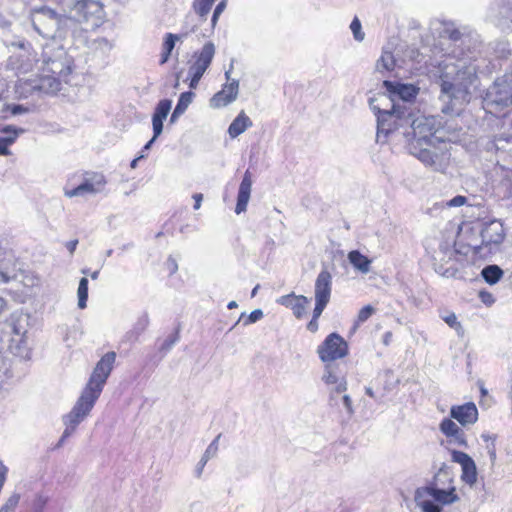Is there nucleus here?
<instances>
[{"label":"nucleus","instance_id":"nucleus-1","mask_svg":"<svg viewBox=\"0 0 512 512\" xmlns=\"http://www.w3.org/2000/svg\"><path fill=\"white\" fill-rule=\"evenodd\" d=\"M441 99L451 105V109L460 108L469 103L471 88L477 82V66L465 59L443 62L440 73Z\"/></svg>","mask_w":512,"mask_h":512},{"label":"nucleus","instance_id":"nucleus-2","mask_svg":"<svg viewBox=\"0 0 512 512\" xmlns=\"http://www.w3.org/2000/svg\"><path fill=\"white\" fill-rule=\"evenodd\" d=\"M430 498L441 505L459 501L456 488L452 485V479L447 472L440 470L429 485L417 488L414 494V500L423 512H442L441 507Z\"/></svg>","mask_w":512,"mask_h":512},{"label":"nucleus","instance_id":"nucleus-3","mask_svg":"<svg viewBox=\"0 0 512 512\" xmlns=\"http://www.w3.org/2000/svg\"><path fill=\"white\" fill-rule=\"evenodd\" d=\"M32 25L44 38L65 39L71 32H81L72 17L61 16L53 9L42 6L32 12Z\"/></svg>","mask_w":512,"mask_h":512},{"label":"nucleus","instance_id":"nucleus-4","mask_svg":"<svg viewBox=\"0 0 512 512\" xmlns=\"http://www.w3.org/2000/svg\"><path fill=\"white\" fill-rule=\"evenodd\" d=\"M408 152L434 171H444L450 160L447 141L407 144Z\"/></svg>","mask_w":512,"mask_h":512},{"label":"nucleus","instance_id":"nucleus-5","mask_svg":"<svg viewBox=\"0 0 512 512\" xmlns=\"http://www.w3.org/2000/svg\"><path fill=\"white\" fill-rule=\"evenodd\" d=\"M409 124L412 132L403 133L407 138V144L445 141L442 120L436 116H420Z\"/></svg>","mask_w":512,"mask_h":512},{"label":"nucleus","instance_id":"nucleus-6","mask_svg":"<svg viewBox=\"0 0 512 512\" xmlns=\"http://www.w3.org/2000/svg\"><path fill=\"white\" fill-rule=\"evenodd\" d=\"M484 108L491 114H499L512 105V76L504 75L495 80L483 100Z\"/></svg>","mask_w":512,"mask_h":512},{"label":"nucleus","instance_id":"nucleus-7","mask_svg":"<svg viewBox=\"0 0 512 512\" xmlns=\"http://www.w3.org/2000/svg\"><path fill=\"white\" fill-rule=\"evenodd\" d=\"M371 108L377 115V142L385 143L390 135L397 134L400 127L410 123L409 119L403 117L404 112L395 105L391 110L380 109L371 102Z\"/></svg>","mask_w":512,"mask_h":512},{"label":"nucleus","instance_id":"nucleus-8","mask_svg":"<svg viewBox=\"0 0 512 512\" xmlns=\"http://www.w3.org/2000/svg\"><path fill=\"white\" fill-rule=\"evenodd\" d=\"M96 401L97 398L82 391L71 411L63 416L65 430L60 438L59 445L75 432L77 426L90 414Z\"/></svg>","mask_w":512,"mask_h":512},{"label":"nucleus","instance_id":"nucleus-9","mask_svg":"<svg viewBox=\"0 0 512 512\" xmlns=\"http://www.w3.org/2000/svg\"><path fill=\"white\" fill-rule=\"evenodd\" d=\"M216 53V47L213 42H206L200 50L195 51L189 60L188 76L190 78L189 87L197 88L201 78L210 67Z\"/></svg>","mask_w":512,"mask_h":512},{"label":"nucleus","instance_id":"nucleus-10","mask_svg":"<svg viewBox=\"0 0 512 512\" xmlns=\"http://www.w3.org/2000/svg\"><path fill=\"white\" fill-rule=\"evenodd\" d=\"M115 359V352H108L102 356V358L96 364L86 387L83 389L84 392L97 399L99 398L104 384L106 383V380L108 379L113 369Z\"/></svg>","mask_w":512,"mask_h":512},{"label":"nucleus","instance_id":"nucleus-11","mask_svg":"<svg viewBox=\"0 0 512 512\" xmlns=\"http://www.w3.org/2000/svg\"><path fill=\"white\" fill-rule=\"evenodd\" d=\"M61 83L62 81L55 75L42 70V73L36 77L20 79L18 88L21 90V93L31 94L38 91L46 94H54L60 90Z\"/></svg>","mask_w":512,"mask_h":512},{"label":"nucleus","instance_id":"nucleus-12","mask_svg":"<svg viewBox=\"0 0 512 512\" xmlns=\"http://www.w3.org/2000/svg\"><path fill=\"white\" fill-rule=\"evenodd\" d=\"M67 6L76 24L91 20L93 25H98L103 16L102 4L96 0H72Z\"/></svg>","mask_w":512,"mask_h":512},{"label":"nucleus","instance_id":"nucleus-13","mask_svg":"<svg viewBox=\"0 0 512 512\" xmlns=\"http://www.w3.org/2000/svg\"><path fill=\"white\" fill-rule=\"evenodd\" d=\"M73 59L68 53L59 47L55 50L53 56L43 60V71L55 75L60 81L67 83L68 76L72 72Z\"/></svg>","mask_w":512,"mask_h":512},{"label":"nucleus","instance_id":"nucleus-14","mask_svg":"<svg viewBox=\"0 0 512 512\" xmlns=\"http://www.w3.org/2000/svg\"><path fill=\"white\" fill-rule=\"evenodd\" d=\"M317 354L322 362L333 363L348 354V344L338 333H331L318 346Z\"/></svg>","mask_w":512,"mask_h":512},{"label":"nucleus","instance_id":"nucleus-15","mask_svg":"<svg viewBox=\"0 0 512 512\" xmlns=\"http://www.w3.org/2000/svg\"><path fill=\"white\" fill-rule=\"evenodd\" d=\"M332 293V275L327 269L318 274L314 285L315 316H321L330 301Z\"/></svg>","mask_w":512,"mask_h":512},{"label":"nucleus","instance_id":"nucleus-16","mask_svg":"<svg viewBox=\"0 0 512 512\" xmlns=\"http://www.w3.org/2000/svg\"><path fill=\"white\" fill-rule=\"evenodd\" d=\"M322 381L329 386H333L330 391V401L337 404L338 394L347 390V381L344 375L338 370V367L333 363H325Z\"/></svg>","mask_w":512,"mask_h":512},{"label":"nucleus","instance_id":"nucleus-17","mask_svg":"<svg viewBox=\"0 0 512 512\" xmlns=\"http://www.w3.org/2000/svg\"><path fill=\"white\" fill-rule=\"evenodd\" d=\"M22 265L12 251H5L0 258V284H7L18 279Z\"/></svg>","mask_w":512,"mask_h":512},{"label":"nucleus","instance_id":"nucleus-18","mask_svg":"<svg viewBox=\"0 0 512 512\" xmlns=\"http://www.w3.org/2000/svg\"><path fill=\"white\" fill-rule=\"evenodd\" d=\"M106 185V179L102 174H94L85 179L83 183L71 190H65V196L68 198L85 196L87 194H97L101 192Z\"/></svg>","mask_w":512,"mask_h":512},{"label":"nucleus","instance_id":"nucleus-19","mask_svg":"<svg viewBox=\"0 0 512 512\" xmlns=\"http://www.w3.org/2000/svg\"><path fill=\"white\" fill-rule=\"evenodd\" d=\"M452 460L461 466L462 481L470 487L474 486L477 482V468L474 460L467 453L456 450L452 451Z\"/></svg>","mask_w":512,"mask_h":512},{"label":"nucleus","instance_id":"nucleus-20","mask_svg":"<svg viewBox=\"0 0 512 512\" xmlns=\"http://www.w3.org/2000/svg\"><path fill=\"white\" fill-rule=\"evenodd\" d=\"M491 16L502 30L512 32V0H496Z\"/></svg>","mask_w":512,"mask_h":512},{"label":"nucleus","instance_id":"nucleus-21","mask_svg":"<svg viewBox=\"0 0 512 512\" xmlns=\"http://www.w3.org/2000/svg\"><path fill=\"white\" fill-rule=\"evenodd\" d=\"M239 93V81L233 79L223 85L222 89L210 99V107L219 109L229 105L237 99Z\"/></svg>","mask_w":512,"mask_h":512},{"label":"nucleus","instance_id":"nucleus-22","mask_svg":"<svg viewBox=\"0 0 512 512\" xmlns=\"http://www.w3.org/2000/svg\"><path fill=\"white\" fill-rule=\"evenodd\" d=\"M276 302L282 306L290 308L293 315L300 319L304 316L310 300L304 295H295L294 293H290L279 297Z\"/></svg>","mask_w":512,"mask_h":512},{"label":"nucleus","instance_id":"nucleus-23","mask_svg":"<svg viewBox=\"0 0 512 512\" xmlns=\"http://www.w3.org/2000/svg\"><path fill=\"white\" fill-rule=\"evenodd\" d=\"M450 416L463 426L470 425L477 421L478 410L474 403L468 402L463 405L453 406L450 410Z\"/></svg>","mask_w":512,"mask_h":512},{"label":"nucleus","instance_id":"nucleus-24","mask_svg":"<svg viewBox=\"0 0 512 512\" xmlns=\"http://www.w3.org/2000/svg\"><path fill=\"white\" fill-rule=\"evenodd\" d=\"M504 228L501 222L491 221L481 231L482 244L485 246L499 245L504 240Z\"/></svg>","mask_w":512,"mask_h":512},{"label":"nucleus","instance_id":"nucleus-25","mask_svg":"<svg viewBox=\"0 0 512 512\" xmlns=\"http://www.w3.org/2000/svg\"><path fill=\"white\" fill-rule=\"evenodd\" d=\"M383 85L390 94L398 96L404 101L412 100L418 93V88L412 84H402L385 80Z\"/></svg>","mask_w":512,"mask_h":512},{"label":"nucleus","instance_id":"nucleus-26","mask_svg":"<svg viewBox=\"0 0 512 512\" xmlns=\"http://www.w3.org/2000/svg\"><path fill=\"white\" fill-rule=\"evenodd\" d=\"M25 130L22 128H16L12 125H6L0 129V155L7 156L11 152L9 146L12 145L18 136L24 133Z\"/></svg>","mask_w":512,"mask_h":512},{"label":"nucleus","instance_id":"nucleus-27","mask_svg":"<svg viewBox=\"0 0 512 512\" xmlns=\"http://www.w3.org/2000/svg\"><path fill=\"white\" fill-rule=\"evenodd\" d=\"M251 187V174L249 171H246L238 190L237 203L235 207L236 214H240L246 211L250 199Z\"/></svg>","mask_w":512,"mask_h":512},{"label":"nucleus","instance_id":"nucleus-28","mask_svg":"<svg viewBox=\"0 0 512 512\" xmlns=\"http://www.w3.org/2000/svg\"><path fill=\"white\" fill-rule=\"evenodd\" d=\"M171 105L172 101L168 99H163L157 104L152 116V126L153 132H155V137H158L162 133L163 121L167 118Z\"/></svg>","mask_w":512,"mask_h":512},{"label":"nucleus","instance_id":"nucleus-29","mask_svg":"<svg viewBox=\"0 0 512 512\" xmlns=\"http://www.w3.org/2000/svg\"><path fill=\"white\" fill-rule=\"evenodd\" d=\"M252 120L241 111L237 117L232 121L228 128V134L231 138H236L244 133L248 128L252 127Z\"/></svg>","mask_w":512,"mask_h":512},{"label":"nucleus","instance_id":"nucleus-30","mask_svg":"<svg viewBox=\"0 0 512 512\" xmlns=\"http://www.w3.org/2000/svg\"><path fill=\"white\" fill-rule=\"evenodd\" d=\"M221 437V434L217 435L216 438L208 445L205 452L203 453L201 459L197 463L194 473L195 477L200 479L204 470L205 465L207 462L214 458L217 455L218 452V442Z\"/></svg>","mask_w":512,"mask_h":512},{"label":"nucleus","instance_id":"nucleus-31","mask_svg":"<svg viewBox=\"0 0 512 512\" xmlns=\"http://www.w3.org/2000/svg\"><path fill=\"white\" fill-rule=\"evenodd\" d=\"M347 258L355 270L362 274L370 272L372 261L358 250H352L348 253Z\"/></svg>","mask_w":512,"mask_h":512},{"label":"nucleus","instance_id":"nucleus-32","mask_svg":"<svg viewBox=\"0 0 512 512\" xmlns=\"http://www.w3.org/2000/svg\"><path fill=\"white\" fill-rule=\"evenodd\" d=\"M396 66V60L389 51H383L381 57L376 62V70L380 73L391 72Z\"/></svg>","mask_w":512,"mask_h":512},{"label":"nucleus","instance_id":"nucleus-33","mask_svg":"<svg viewBox=\"0 0 512 512\" xmlns=\"http://www.w3.org/2000/svg\"><path fill=\"white\" fill-rule=\"evenodd\" d=\"M481 275L488 284L493 285L500 280L503 271L497 265H488L482 270Z\"/></svg>","mask_w":512,"mask_h":512},{"label":"nucleus","instance_id":"nucleus-34","mask_svg":"<svg viewBox=\"0 0 512 512\" xmlns=\"http://www.w3.org/2000/svg\"><path fill=\"white\" fill-rule=\"evenodd\" d=\"M196 30L197 24L193 23V18L188 16L182 31L178 34L172 33V39L175 41V43L177 41H184L191 33H194Z\"/></svg>","mask_w":512,"mask_h":512},{"label":"nucleus","instance_id":"nucleus-35","mask_svg":"<svg viewBox=\"0 0 512 512\" xmlns=\"http://www.w3.org/2000/svg\"><path fill=\"white\" fill-rule=\"evenodd\" d=\"M78 296V307L80 309H84L87 306L88 299V279L83 277L79 281V286L77 290Z\"/></svg>","mask_w":512,"mask_h":512},{"label":"nucleus","instance_id":"nucleus-36","mask_svg":"<svg viewBox=\"0 0 512 512\" xmlns=\"http://www.w3.org/2000/svg\"><path fill=\"white\" fill-rule=\"evenodd\" d=\"M214 1L215 0H194L193 8L195 12L205 20Z\"/></svg>","mask_w":512,"mask_h":512},{"label":"nucleus","instance_id":"nucleus-37","mask_svg":"<svg viewBox=\"0 0 512 512\" xmlns=\"http://www.w3.org/2000/svg\"><path fill=\"white\" fill-rule=\"evenodd\" d=\"M461 430V428L451 419H444L440 423V431L445 436H451L452 434H457L458 431Z\"/></svg>","mask_w":512,"mask_h":512},{"label":"nucleus","instance_id":"nucleus-38","mask_svg":"<svg viewBox=\"0 0 512 512\" xmlns=\"http://www.w3.org/2000/svg\"><path fill=\"white\" fill-rule=\"evenodd\" d=\"M443 321L451 328H453L458 335L463 336V327L460 322L457 320V316L455 313L451 312L442 317Z\"/></svg>","mask_w":512,"mask_h":512},{"label":"nucleus","instance_id":"nucleus-39","mask_svg":"<svg viewBox=\"0 0 512 512\" xmlns=\"http://www.w3.org/2000/svg\"><path fill=\"white\" fill-rule=\"evenodd\" d=\"M19 501H20V494L13 493L12 495L9 496V498L1 506L0 512H14Z\"/></svg>","mask_w":512,"mask_h":512},{"label":"nucleus","instance_id":"nucleus-40","mask_svg":"<svg viewBox=\"0 0 512 512\" xmlns=\"http://www.w3.org/2000/svg\"><path fill=\"white\" fill-rule=\"evenodd\" d=\"M92 48L102 53H107L113 48V43L106 38H97L92 42Z\"/></svg>","mask_w":512,"mask_h":512},{"label":"nucleus","instance_id":"nucleus-41","mask_svg":"<svg viewBox=\"0 0 512 512\" xmlns=\"http://www.w3.org/2000/svg\"><path fill=\"white\" fill-rule=\"evenodd\" d=\"M482 438L486 442L490 441V443L487 444L486 449H487V453H488V455L490 457V460H491V465L494 466L495 462H496V457H497L496 456L495 437L491 436V435L483 434Z\"/></svg>","mask_w":512,"mask_h":512},{"label":"nucleus","instance_id":"nucleus-42","mask_svg":"<svg viewBox=\"0 0 512 512\" xmlns=\"http://www.w3.org/2000/svg\"><path fill=\"white\" fill-rule=\"evenodd\" d=\"M350 29L356 41L361 42L365 38V33L362 31V25L358 17H354L350 24Z\"/></svg>","mask_w":512,"mask_h":512},{"label":"nucleus","instance_id":"nucleus-43","mask_svg":"<svg viewBox=\"0 0 512 512\" xmlns=\"http://www.w3.org/2000/svg\"><path fill=\"white\" fill-rule=\"evenodd\" d=\"M194 96L195 94L191 91L183 92L180 95L176 106L185 112L189 105L192 103Z\"/></svg>","mask_w":512,"mask_h":512},{"label":"nucleus","instance_id":"nucleus-44","mask_svg":"<svg viewBox=\"0 0 512 512\" xmlns=\"http://www.w3.org/2000/svg\"><path fill=\"white\" fill-rule=\"evenodd\" d=\"M374 312L375 309L371 305H366L363 308H361L357 316L356 325H359L367 321L374 314Z\"/></svg>","mask_w":512,"mask_h":512},{"label":"nucleus","instance_id":"nucleus-45","mask_svg":"<svg viewBox=\"0 0 512 512\" xmlns=\"http://www.w3.org/2000/svg\"><path fill=\"white\" fill-rule=\"evenodd\" d=\"M449 438V443L460 446L467 447V440L465 437V433L463 430H459L457 434H452L451 436H446Z\"/></svg>","mask_w":512,"mask_h":512},{"label":"nucleus","instance_id":"nucleus-46","mask_svg":"<svg viewBox=\"0 0 512 512\" xmlns=\"http://www.w3.org/2000/svg\"><path fill=\"white\" fill-rule=\"evenodd\" d=\"M149 322H150V320H149L148 313L147 312L142 313L138 317V319H137V321H136V323L134 325L135 331L137 333H142L148 327Z\"/></svg>","mask_w":512,"mask_h":512},{"label":"nucleus","instance_id":"nucleus-47","mask_svg":"<svg viewBox=\"0 0 512 512\" xmlns=\"http://www.w3.org/2000/svg\"><path fill=\"white\" fill-rule=\"evenodd\" d=\"M49 498L42 494H38L33 500L32 507L35 512H42L48 503Z\"/></svg>","mask_w":512,"mask_h":512},{"label":"nucleus","instance_id":"nucleus-48","mask_svg":"<svg viewBox=\"0 0 512 512\" xmlns=\"http://www.w3.org/2000/svg\"><path fill=\"white\" fill-rule=\"evenodd\" d=\"M434 266H435V271L438 274H440L444 277H447V278L454 277L457 273V269L452 266L444 268L443 265L438 264L437 262L434 263Z\"/></svg>","mask_w":512,"mask_h":512},{"label":"nucleus","instance_id":"nucleus-49","mask_svg":"<svg viewBox=\"0 0 512 512\" xmlns=\"http://www.w3.org/2000/svg\"><path fill=\"white\" fill-rule=\"evenodd\" d=\"M226 5H227V0H222V1H220L217 4V6H216V8H215V10L213 12L212 19H211V25H212L213 28L216 26L217 21H218L220 15H221V13L226 8Z\"/></svg>","mask_w":512,"mask_h":512},{"label":"nucleus","instance_id":"nucleus-50","mask_svg":"<svg viewBox=\"0 0 512 512\" xmlns=\"http://www.w3.org/2000/svg\"><path fill=\"white\" fill-rule=\"evenodd\" d=\"M179 336L178 333L169 336L167 339L164 340L160 347V351L162 352H168L172 349V347L175 345V343L178 341Z\"/></svg>","mask_w":512,"mask_h":512},{"label":"nucleus","instance_id":"nucleus-51","mask_svg":"<svg viewBox=\"0 0 512 512\" xmlns=\"http://www.w3.org/2000/svg\"><path fill=\"white\" fill-rule=\"evenodd\" d=\"M263 318V311L261 309L253 310L244 320V325L255 323Z\"/></svg>","mask_w":512,"mask_h":512},{"label":"nucleus","instance_id":"nucleus-52","mask_svg":"<svg viewBox=\"0 0 512 512\" xmlns=\"http://www.w3.org/2000/svg\"><path fill=\"white\" fill-rule=\"evenodd\" d=\"M175 47V41L172 39V33H167L162 45V50L171 54Z\"/></svg>","mask_w":512,"mask_h":512},{"label":"nucleus","instance_id":"nucleus-53","mask_svg":"<svg viewBox=\"0 0 512 512\" xmlns=\"http://www.w3.org/2000/svg\"><path fill=\"white\" fill-rule=\"evenodd\" d=\"M467 202V198L462 195H457L454 198L447 201L446 205L448 207H460Z\"/></svg>","mask_w":512,"mask_h":512},{"label":"nucleus","instance_id":"nucleus-54","mask_svg":"<svg viewBox=\"0 0 512 512\" xmlns=\"http://www.w3.org/2000/svg\"><path fill=\"white\" fill-rule=\"evenodd\" d=\"M341 399H342L344 407L346 408L348 415L352 416L354 414V408H353L351 397L349 395L345 394L342 396Z\"/></svg>","mask_w":512,"mask_h":512},{"label":"nucleus","instance_id":"nucleus-55","mask_svg":"<svg viewBox=\"0 0 512 512\" xmlns=\"http://www.w3.org/2000/svg\"><path fill=\"white\" fill-rule=\"evenodd\" d=\"M320 316H315V309L313 310V317H312V320L308 323V326L307 328L311 331V332H315L317 329H318V318Z\"/></svg>","mask_w":512,"mask_h":512},{"label":"nucleus","instance_id":"nucleus-56","mask_svg":"<svg viewBox=\"0 0 512 512\" xmlns=\"http://www.w3.org/2000/svg\"><path fill=\"white\" fill-rule=\"evenodd\" d=\"M28 111V108L24 107L23 105H13L11 107V113L13 115H19L26 113Z\"/></svg>","mask_w":512,"mask_h":512},{"label":"nucleus","instance_id":"nucleus-57","mask_svg":"<svg viewBox=\"0 0 512 512\" xmlns=\"http://www.w3.org/2000/svg\"><path fill=\"white\" fill-rule=\"evenodd\" d=\"M193 199L195 200L194 209L197 210L201 206V202L203 200V195L201 193H195L193 195Z\"/></svg>","mask_w":512,"mask_h":512},{"label":"nucleus","instance_id":"nucleus-58","mask_svg":"<svg viewBox=\"0 0 512 512\" xmlns=\"http://www.w3.org/2000/svg\"><path fill=\"white\" fill-rule=\"evenodd\" d=\"M78 245V240L75 239V240H71L69 242L66 243V248L68 249V251L70 252V254H73L76 247Z\"/></svg>","mask_w":512,"mask_h":512},{"label":"nucleus","instance_id":"nucleus-59","mask_svg":"<svg viewBox=\"0 0 512 512\" xmlns=\"http://www.w3.org/2000/svg\"><path fill=\"white\" fill-rule=\"evenodd\" d=\"M168 266L171 274L175 273L178 270L177 262L171 257L168 259Z\"/></svg>","mask_w":512,"mask_h":512},{"label":"nucleus","instance_id":"nucleus-60","mask_svg":"<svg viewBox=\"0 0 512 512\" xmlns=\"http://www.w3.org/2000/svg\"><path fill=\"white\" fill-rule=\"evenodd\" d=\"M450 38L454 41H458L461 39V33L458 30H453L450 33Z\"/></svg>","mask_w":512,"mask_h":512},{"label":"nucleus","instance_id":"nucleus-61","mask_svg":"<svg viewBox=\"0 0 512 512\" xmlns=\"http://www.w3.org/2000/svg\"><path fill=\"white\" fill-rule=\"evenodd\" d=\"M170 55H171L170 53L165 52V51L162 50L160 64L166 63L168 61Z\"/></svg>","mask_w":512,"mask_h":512},{"label":"nucleus","instance_id":"nucleus-62","mask_svg":"<svg viewBox=\"0 0 512 512\" xmlns=\"http://www.w3.org/2000/svg\"><path fill=\"white\" fill-rule=\"evenodd\" d=\"M157 139V137H155V132H153V137L151 140H149L146 145L144 146V150H148L151 148L152 144L154 143V141Z\"/></svg>","mask_w":512,"mask_h":512},{"label":"nucleus","instance_id":"nucleus-63","mask_svg":"<svg viewBox=\"0 0 512 512\" xmlns=\"http://www.w3.org/2000/svg\"><path fill=\"white\" fill-rule=\"evenodd\" d=\"M184 113L185 112L183 110H181L180 108H178L176 106L172 114L174 115V117H179V116H181Z\"/></svg>","mask_w":512,"mask_h":512},{"label":"nucleus","instance_id":"nucleus-64","mask_svg":"<svg viewBox=\"0 0 512 512\" xmlns=\"http://www.w3.org/2000/svg\"><path fill=\"white\" fill-rule=\"evenodd\" d=\"M365 392H366V394H367L368 396H370V397H372V398H374V397H375V394H374V391L372 390V388H370V387H366Z\"/></svg>","mask_w":512,"mask_h":512}]
</instances>
